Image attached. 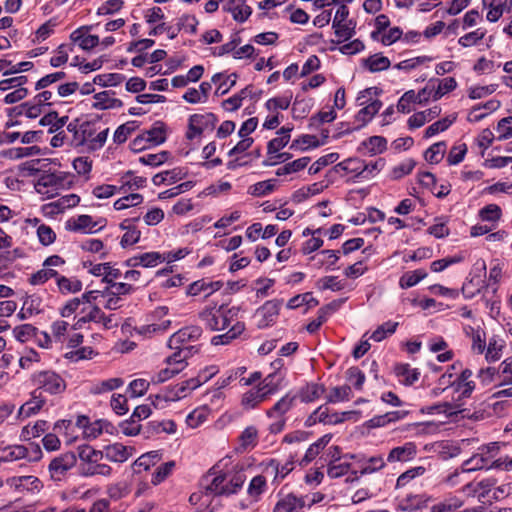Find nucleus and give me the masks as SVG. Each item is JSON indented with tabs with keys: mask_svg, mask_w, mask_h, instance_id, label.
<instances>
[{
	"mask_svg": "<svg viewBox=\"0 0 512 512\" xmlns=\"http://www.w3.org/2000/svg\"><path fill=\"white\" fill-rule=\"evenodd\" d=\"M239 312L238 306L229 307L227 304L219 307L207 306L199 313V318L209 330L220 331L228 328L232 322L238 321Z\"/></svg>",
	"mask_w": 512,
	"mask_h": 512,
	"instance_id": "f257e3e1",
	"label": "nucleus"
},
{
	"mask_svg": "<svg viewBox=\"0 0 512 512\" xmlns=\"http://www.w3.org/2000/svg\"><path fill=\"white\" fill-rule=\"evenodd\" d=\"M68 178L69 175L64 172L43 171L35 184V189L38 193L47 195V198H52L57 194L58 189H63L72 183Z\"/></svg>",
	"mask_w": 512,
	"mask_h": 512,
	"instance_id": "f03ea898",
	"label": "nucleus"
},
{
	"mask_svg": "<svg viewBox=\"0 0 512 512\" xmlns=\"http://www.w3.org/2000/svg\"><path fill=\"white\" fill-rule=\"evenodd\" d=\"M33 381L37 385L36 389L42 393L47 392L51 395L61 394L66 389L65 380L54 371H41L33 376Z\"/></svg>",
	"mask_w": 512,
	"mask_h": 512,
	"instance_id": "7ed1b4c3",
	"label": "nucleus"
},
{
	"mask_svg": "<svg viewBox=\"0 0 512 512\" xmlns=\"http://www.w3.org/2000/svg\"><path fill=\"white\" fill-rule=\"evenodd\" d=\"M200 385L201 381L199 378H190L186 381H183L175 385L163 395H155V401H152V404L154 405V407L157 408L158 404L156 403V401L158 400H164L165 402L180 400L181 398L186 397L190 391L198 388Z\"/></svg>",
	"mask_w": 512,
	"mask_h": 512,
	"instance_id": "20e7f679",
	"label": "nucleus"
},
{
	"mask_svg": "<svg viewBox=\"0 0 512 512\" xmlns=\"http://www.w3.org/2000/svg\"><path fill=\"white\" fill-rule=\"evenodd\" d=\"M67 131L72 135L70 145L79 147L90 141L96 130L93 128L91 121H84L79 124V119H75L67 125Z\"/></svg>",
	"mask_w": 512,
	"mask_h": 512,
	"instance_id": "39448f33",
	"label": "nucleus"
},
{
	"mask_svg": "<svg viewBox=\"0 0 512 512\" xmlns=\"http://www.w3.org/2000/svg\"><path fill=\"white\" fill-rule=\"evenodd\" d=\"M77 457L74 452H66L55 457L49 464V472L53 480H61L62 477L76 465Z\"/></svg>",
	"mask_w": 512,
	"mask_h": 512,
	"instance_id": "423d86ee",
	"label": "nucleus"
},
{
	"mask_svg": "<svg viewBox=\"0 0 512 512\" xmlns=\"http://www.w3.org/2000/svg\"><path fill=\"white\" fill-rule=\"evenodd\" d=\"M226 476L216 475L214 468H211L200 481L201 488L208 494L226 495Z\"/></svg>",
	"mask_w": 512,
	"mask_h": 512,
	"instance_id": "0eeeda50",
	"label": "nucleus"
},
{
	"mask_svg": "<svg viewBox=\"0 0 512 512\" xmlns=\"http://www.w3.org/2000/svg\"><path fill=\"white\" fill-rule=\"evenodd\" d=\"M202 335V328L199 326H188L174 333L168 341L169 348H179L197 341Z\"/></svg>",
	"mask_w": 512,
	"mask_h": 512,
	"instance_id": "6e6552de",
	"label": "nucleus"
},
{
	"mask_svg": "<svg viewBox=\"0 0 512 512\" xmlns=\"http://www.w3.org/2000/svg\"><path fill=\"white\" fill-rule=\"evenodd\" d=\"M283 304L282 300L273 299L266 301L258 310L257 315L261 316L257 326L260 329L266 328L275 322L279 310Z\"/></svg>",
	"mask_w": 512,
	"mask_h": 512,
	"instance_id": "1a4fd4ad",
	"label": "nucleus"
},
{
	"mask_svg": "<svg viewBox=\"0 0 512 512\" xmlns=\"http://www.w3.org/2000/svg\"><path fill=\"white\" fill-rule=\"evenodd\" d=\"M368 169L369 165H365V162L358 158H348L334 166L336 172L351 173L357 178H367Z\"/></svg>",
	"mask_w": 512,
	"mask_h": 512,
	"instance_id": "9d476101",
	"label": "nucleus"
},
{
	"mask_svg": "<svg viewBox=\"0 0 512 512\" xmlns=\"http://www.w3.org/2000/svg\"><path fill=\"white\" fill-rule=\"evenodd\" d=\"M190 129L198 134H202L205 129L213 130L218 121L215 114L208 112L205 114H193L189 117Z\"/></svg>",
	"mask_w": 512,
	"mask_h": 512,
	"instance_id": "9b49d317",
	"label": "nucleus"
},
{
	"mask_svg": "<svg viewBox=\"0 0 512 512\" xmlns=\"http://www.w3.org/2000/svg\"><path fill=\"white\" fill-rule=\"evenodd\" d=\"M80 202L76 194H69L60 197L58 200L44 205L43 209L47 214L55 215L64 212L68 208L75 207Z\"/></svg>",
	"mask_w": 512,
	"mask_h": 512,
	"instance_id": "f8f14e48",
	"label": "nucleus"
},
{
	"mask_svg": "<svg viewBox=\"0 0 512 512\" xmlns=\"http://www.w3.org/2000/svg\"><path fill=\"white\" fill-rule=\"evenodd\" d=\"M342 303H343V300H333L332 302L321 307L318 310L317 318L312 320L310 323H308V325L306 326V330L309 333H315L321 327V325L324 322H326L327 315L337 311L340 308Z\"/></svg>",
	"mask_w": 512,
	"mask_h": 512,
	"instance_id": "ddd939ff",
	"label": "nucleus"
},
{
	"mask_svg": "<svg viewBox=\"0 0 512 512\" xmlns=\"http://www.w3.org/2000/svg\"><path fill=\"white\" fill-rule=\"evenodd\" d=\"M223 9L230 12L237 22H245L252 14V8L245 3V0H229Z\"/></svg>",
	"mask_w": 512,
	"mask_h": 512,
	"instance_id": "4468645a",
	"label": "nucleus"
},
{
	"mask_svg": "<svg viewBox=\"0 0 512 512\" xmlns=\"http://www.w3.org/2000/svg\"><path fill=\"white\" fill-rule=\"evenodd\" d=\"M132 450L121 443H114L104 447L103 456L112 462H124L132 455Z\"/></svg>",
	"mask_w": 512,
	"mask_h": 512,
	"instance_id": "2eb2a0df",
	"label": "nucleus"
},
{
	"mask_svg": "<svg viewBox=\"0 0 512 512\" xmlns=\"http://www.w3.org/2000/svg\"><path fill=\"white\" fill-rule=\"evenodd\" d=\"M31 395H32L31 399L29 401H27L26 403H24L20 407L19 412H18L19 417L26 418V417H30L33 414H36L37 412L40 411V409L45 404L46 400L41 395V392L39 391V389H35Z\"/></svg>",
	"mask_w": 512,
	"mask_h": 512,
	"instance_id": "dca6fc26",
	"label": "nucleus"
},
{
	"mask_svg": "<svg viewBox=\"0 0 512 512\" xmlns=\"http://www.w3.org/2000/svg\"><path fill=\"white\" fill-rule=\"evenodd\" d=\"M416 454V446L412 442L405 443L403 446L393 448L387 457L388 462H406L411 460Z\"/></svg>",
	"mask_w": 512,
	"mask_h": 512,
	"instance_id": "f3484780",
	"label": "nucleus"
},
{
	"mask_svg": "<svg viewBox=\"0 0 512 512\" xmlns=\"http://www.w3.org/2000/svg\"><path fill=\"white\" fill-rule=\"evenodd\" d=\"M244 330V322L236 321L226 333L212 337L211 344L215 346L227 345L234 339L238 338L244 332Z\"/></svg>",
	"mask_w": 512,
	"mask_h": 512,
	"instance_id": "a211bd4d",
	"label": "nucleus"
},
{
	"mask_svg": "<svg viewBox=\"0 0 512 512\" xmlns=\"http://www.w3.org/2000/svg\"><path fill=\"white\" fill-rule=\"evenodd\" d=\"M114 94L113 91H102L94 95L95 102L92 107L95 109L106 110L111 108H120L123 102L117 98H111L110 95Z\"/></svg>",
	"mask_w": 512,
	"mask_h": 512,
	"instance_id": "6ab92c4d",
	"label": "nucleus"
},
{
	"mask_svg": "<svg viewBox=\"0 0 512 512\" xmlns=\"http://www.w3.org/2000/svg\"><path fill=\"white\" fill-rule=\"evenodd\" d=\"M161 432L173 434L176 432V423L173 420H153L147 423L144 433L146 437H150Z\"/></svg>",
	"mask_w": 512,
	"mask_h": 512,
	"instance_id": "aec40b11",
	"label": "nucleus"
},
{
	"mask_svg": "<svg viewBox=\"0 0 512 512\" xmlns=\"http://www.w3.org/2000/svg\"><path fill=\"white\" fill-rule=\"evenodd\" d=\"M332 438L331 434H325L320 439H318L316 442L311 444L309 448L306 450V453L304 457L300 461L301 466L308 465L311 461H313L316 456L323 450L327 444L330 442Z\"/></svg>",
	"mask_w": 512,
	"mask_h": 512,
	"instance_id": "412c9836",
	"label": "nucleus"
},
{
	"mask_svg": "<svg viewBox=\"0 0 512 512\" xmlns=\"http://www.w3.org/2000/svg\"><path fill=\"white\" fill-rule=\"evenodd\" d=\"M223 286L222 281L205 282L204 280H197L191 283L186 291L189 296H197L201 292L210 289L211 291L206 295L209 296L212 292L218 291Z\"/></svg>",
	"mask_w": 512,
	"mask_h": 512,
	"instance_id": "4be33fe9",
	"label": "nucleus"
},
{
	"mask_svg": "<svg viewBox=\"0 0 512 512\" xmlns=\"http://www.w3.org/2000/svg\"><path fill=\"white\" fill-rule=\"evenodd\" d=\"M362 65L370 72L375 73L387 70L390 67L391 63L388 57H385L378 53L371 55L366 59H363Z\"/></svg>",
	"mask_w": 512,
	"mask_h": 512,
	"instance_id": "5701e85b",
	"label": "nucleus"
},
{
	"mask_svg": "<svg viewBox=\"0 0 512 512\" xmlns=\"http://www.w3.org/2000/svg\"><path fill=\"white\" fill-rule=\"evenodd\" d=\"M144 134L149 144H162L166 141V125L162 121H156Z\"/></svg>",
	"mask_w": 512,
	"mask_h": 512,
	"instance_id": "b1692460",
	"label": "nucleus"
},
{
	"mask_svg": "<svg viewBox=\"0 0 512 512\" xmlns=\"http://www.w3.org/2000/svg\"><path fill=\"white\" fill-rule=\"evenodd\" d=\"M296 398L297 395L291 396L290 394H286L278 400L271 409L267 410L266 415L273 417L275 414H278L280 417H283L293 407Z\"/></svg>",
	"mask_w": 512,
	"mask_h": 512,
	"instance_id": "393cba45",
	"label": "nucleus"
},
{
	"mask_svg": "<svg viewBox=\"0 0 512 512\" xmlns=\"http://www.w3.org/2000/svg\"><path fill=\"white\" fill-rule=\"evenodd\" d=\"M325 392V387L322 384L311 383L307 384L299 390L298 397L304 403H310L318 399Z\"/></svg>",
	"mask_w": 512,
	"mask_h": 512,
	"instance_id": "a878e982",
	"label": "nucleus"
},
{
	"mask_svg": "<svg viewBox=\"0 0 512 512\" xmlns=\"http://www.w3.org/2000/svg\"><path fill=\"white\" fill-rule=\"evenodd\" d=\"M283 379L284 376L281 375L279 372H273L265 377V379L262 381L259 387L266 394V396L269 397L270 395L276 393L279 390Z\"/></svg>",
	"mask_w": 512,
	"mask_h": 512,
	"instance_id": "bb28decb",
	"label": "nucleus"
},
{
	"mask_svg": "<svg viewBox=\"0 0 512 512\" xmlns=\"http://www.w3.org/2000/svg\"><path fill=\"white\" fill-rule=\"evenodd\" d=\"M28 456V448L23 445H14L6 447L0 455V463L12 462Z\"/></svg>",
	"mask_w": 512,
	"mask_h": 512,
	"instance_id": "cd10ccee",
	"label": "nucleus"
},
{
	"mask_svg": "<svg viewBox=\"0 0 512 512\" xmlns=\"http://www.w3.org/2000/svg\"><path fill=\"white\" fill-rule=\"evenodd\" d=\"M267 398L266 394L258 386L255 389L247 391L243 395L241 403L245 409H253Z\"/></svg>",
	"mask_w": 512,
	"mask_h": 512,
	"instance_id": "c85d7f7f",
	"label": "nucleus"
},
{
	"mask_svg": "<svg viewBox=\"0 0 512 512\" xmlns=\"http://www.w3.org/2000/svg\"><path fill=\"white\" fill-rule=\"evenodd\" d=\"M460 405L450 403V402H443L439 404H434L427 406L425 408H422L421 411L423 413L433 414V413H443L447 417H451L454 415H457L461 410L459 409Z\"/></svg>",
	"mask_w": 512,
	"mask_h": 512,
	"instance_id": "c756f323",
	"label": "nucleus"
},
{
	"mask_svg": "<svg viewBox=\"0 0 512 512\" xmlns=\"http://www.w3.org/2000/svg\"><path fill=\"white\" fill-rule=\"evenodd\" d=\"M248 96L253 97L251 85L246 86L239 93L224 100L222 106L228 111H235L241 107L242 100Z\"/></svg>",
	"mask_w": 512,
	"mask_h": 512,
	"instance_id": "7c9ffc66",
	"label": "nucleus"
},
{
	"mask_svg": "<svg viewBox=\"0 0 512 512\" xmlns=\"http://www.w3.org/2000/svg\"><path fill=\"white\" fill-rule=\"evenodd\" d=\"M395 374L399 378H403L405 385H412L420 376L418 369H411L409 364H398L395 366Z\"/></svg>",
	"mask_w": 512,
	"mask_h": 512,
	"instance_id": "2f4dec72",
	"label": "nucleus"
},
{
	"mask_svg": "<svg viewBox=\"0 0 512 512\" xmlns=\"http://www.w3.org/2000/svg\"><path fill=\"white\" fill-rule=\"evenodd\" d=\"M111 467L106 464H81L79 466V474L85 477L94 476V475H102L109 476L111 474Z\"/></svg>",
	"mask_w": 512,
	"mask_h": 512,
	"instance_id": "473e14b6",
	"label": "nucleus"
},
{
	"mask_svg": "<svg viewBox=\"0 0 512 512\" xmlns=\"http://www.w3.org/2000/svg\"><path fill=\"white\" fill-rule=\"evenodd\" d=\"M488 462V457L485 456L484 452L480 451L462 464V471L471 472L483 468L490 469L489 466H487Z\"/></svg>",
	"mask_w": 512,
	"mask_h": 512,
	"instance_id": "72a5a7b5",
	"label": "nucleus"
},
{
	"mask_svg": "<svg viewBox=\"0 0 512 512\" xmlns=\"http://www.w3.org/2000/svg\"><path fill=\"white\" fill-rule=\"evenodd\" d=\"M446 143L444 141L434 143L424 153V158L430 164H438L444 157Z\"/></svg>",
	"mask_w": 512,
	"mask_h": 512,
	"instance_id": "f704fd0d",
	"label": "nucleus"
},
{
	"mask_svg": "<svg viewBox=\"0 0 512 512\" xmlns=\"http://www.w3.org/2000/svg\"><path fill=\"white\" fill-rule=\"evenodd\" d=\"M160 457L157 451H151L141 455L134 463L133 468L137 473L141 472V469L148 470L151 466H154Z\"/></svg>",
	"mask_w": 512,
	"mask_h": 512,
	"instance_id": "c9c22d12",
	"label": "nucleus"
},
{
	"mask_svg": "<svg viewBox=\"0 0 512 512\" xmlns=\"http://www.w3.org/2000/svg\"><path fill=\"white\" fill-rule=\"evenodd\" d=\"M381 107L382 102L380 100H374L367 105L365 104V106L358 111L356 120L362 122V125H365L378 113Z\"/></svg>",
	"mask_w": 512,
	"mask_h": 512,
	"instance_id": "e433bc0d",
	"label": "nucleus"
},
{
	"mask_svg": "<svg viewBox=\"0 0 512 512\" xmlns=\"http://www.w3.org/2000/svg\"><path fill=\"white\" fill-rule=\"evenodd\" d=\"M310 157H302L292 162L285 164L276 170L277 176H283L291 173H296L303 170L310 162Z\"/></svg>",
	"mask_w": 512,
	"mask_h": 512,
	"instance_id": "4c0bfd02",
	"label": "nucleus"
},
{
	"mask_svg": "<svg viewBox=\"0 0 512 512\" xmlns=\"http://www.w3.org/2000/svg\"><path fill=\"white\" fill-rule=\"evenodd\" d=\"M427 275V272L423 269L407 272L400 278V287L404 289L413 287L422 279L426 278Z\"/></svg>",
	"mask_w": 512,
	"mask_h": 512,
	"instance_id": "58836bf2",
	"label": "nucleus"
},
{
	"mask_svg": "<svg viewBox=\"0 0 512 512\" xmlns=\"http://www.w3.org/2000/svg\"><path fill=\"white\" fill-rule=\"evenodd\" d=\"M188 21L193 22L192 24H189V32L191 34H196L198 20L193 15L185 14L179 18L175 29H173V27H171L170 32H168L169 38L174 39L178 35V33L185 27V23H187Z\"/></svg>",
	"mask_w": 512,
	"mask_h": 512,
	"instance_id": "ea45409f",
	"label": "nucleus"
},
{
	"mask_svg": "<svg viewBox=\"0 0 512 512\" xmlns=\"http://www.w3.org/2000/svg\"><path fill=\"white\" fill-rule=\"evenodd\" d=\"M397 327L398 322L387 321L377 327V329L371 334L370 339L374 340L375 342H380L388 336L394 334Z\"/></svg>",
	"mask_w": 512,
	"mask_h": 512,
	"instance_id": "a19ab883",
	"label": "nucleus"
},
{
	"mask_svg": "<svg viewBox=\"0 0 512 512\" xmlns=\"http://www.w3.org/2000/svg\"><path fill=\"white\" fill-rule=\"evenodd\" d=\"M78 456L84 464L96 463L103 458V451H98L90 446L84 445L78 447Z\"/></svg>",
	"mask_w": 512,
	"mask_h": 512,
	"instance_id": "79ce46f5",
	"label": "nucleus"
},
{
	"mask_svg": "<svg viewBox=\"0 0 512 512\" xmlns=\"http://www.w3.org/2000/svg\"><path fill=\"white\" fill-rule=\"evenodd\" d=\"M321 145H324V141H319L315 135L306 134L302 135L298 139H295L292 142L290 149L306 150L309 147L316 148Z\"/></svg>",
	"mask_w": 512,
	"mask_h": 512,
	"instance_id": "37998d69",
	"label": "nucleus"
},
{
	"mask_svg": "<svg viewBox=\"0 0 512 512\" xmlns=\"http://www.w3.org/2000/svg\"><path fill=\"white\" fill-rule=\"evenodd\" d=\"M303 304H305L311 308V307L317 306L319 304V301L316 298L312 297V294L310 292H307V293L296 295V296L292 297L288 301L287 307L289 309H295V308L300 307Z\"/></svg>",
	"mask_w": 512,
	"mask_h": 512,
	"instance_id": "c03bdc74",
	"label": "nucleus"
},
{
	"mask_svg": "<svg viewBox=\"0 0 512 512\" xmlns=\"http://www.w3.org/2000/svg\"><path fill=\"white\" fill-rule=\"evenodd\" d=\"M451 386L454 388V391L459 393L457 397V401L468 398L471 396L472 392L475 389V383L474 381H461L460 379L456 378L452 383Z\"/></svg>",
	"mask_w": 512,
	"mask_h": 512,
	"instance_id": "a18cd8bd",
	"label": "nucleus"
},
{
	"mask_svg": "<svg viewBox=\"0 0 512 512\" xmlns=\"http://www.w3.org/2000/svg\"><path fill=\"white\" fill-rule=\"evenodd\" d=\"M57 286L61 293H77L82 290V282L80 280H71L65 276L58 277Z\"/></svg>",
	"mask_w": 512,
	"mask_h": 512,
	"instance_id": "49530a36",
	"label": "nucleus"
},
{
	"mask_svg": "<svg viewBox=\"0 0 512 512\" xmlns=\"http://www.w3.org/2000/svg\"><path fill=\"white\" fill-rule=\"evenodd\" d=\"M434 81H438V87L434 91L433 100L437 101L446 93L453 91L457 87V82L453 77H447L443 80L433 79Z\"/></svg>",
	"mask_w": 512,
	"mask_h": 512,
	"instance_id": "de8ad7c7",
	"label": "nucleus"
},
{
	"mask_svg": "<svg viewBox=\"0 0 512 512\" xmlns=\"http://www.w3.org/2000/svg\"><path fill=\"white\" fill-rule=\"evenodd\" d=\"M352 390L348 385L337 386L331 389L327 397V402L337 403L344 400H349Z\"/></svg>",
	"mask_w": 512,
	"mask_h": 512,
	"instance_id": "09e8293b",
	"label": "nucleus"
},
{
	"mask_svg": "<svg viewBox=\"0 0 512 512\" xmlns=\"http://www.w3.org/2000/svg\"><path fill=\"white\" fill-rule=\"evenodd\" d=\"M338 158H339L338 153H330V154L320 157L309 167V170H308L309 174L315 175V174L319 173L327 165L336 162L338 160Z\"/></svg>",
	"mask_w": 512,
	"mask_h": 512,
	"instance_id": "8fccbe9b",
	"label": "nucleus"
},
{
	"mask_svg": "<svg viewBox=\"0 0 512 512\" xmlns=\"http://www.w3.org/2000/svg\"><path fill=\"white\" fill-rule=\"evenodd\" d=\"M169 366L170 367L162 369L156 375H154L151 378V382L153 384L163 383V382L169 380L170 378L174 377L175 375L179 374L184 369L183 365L181 367H177L174 365H169Z\"/></svg>",
	"mask_w": 512,
	"mask_h": 512,
	"instance_id": "3c124183",
	"label": "nucleus"
},
{
	"mask_svg": "<svg viewBox=\"0 0 512 512\" xmlns=\"http://www.w3.org/2000/svg\"><path fill=\"white\" fill-rule=\"evenodd\" d=\"M143 201V196L138 193H132L124 196L114 202V208L116 210H123L132 206H137Z\"/></svg>",
	"mask_w": 512,
	"mask_h": 512,
	"instance_id": "603ef678",
	"label": "nucleus"
},
{
	"mask_svg": "<svg viewBox=\"0 0 512 512\" xmlns=\"http://www.w3.org/2000/svg\"><path fill=\"white\" fill-rule=\"evenodd\" d=\"M138 260L140 261V266L143 267H155L158 263H161L166 260L165 254H161L159 252H147L138 255Z\"/></svg>",
	"mask_w": 512,
	"mask_h": 512,
	"instance_id": "864d4df0",
	"label": "nucleus"
},
{
	"mask_svg": "<svg viewBox=\"0 0 512 512\" xmlns=\"http://www.w3.org/2000/svg\"><path fill=\"white\" fill-rule=\"evenodd\" d=\"M125 80V76L119 73H110L105 75H97L93 83L101 86H117Z\"/></svg>",
	"mask_w": 512,
	"mask_h": 512,
	"instance_id": "5fc2aeb1",
	"label": "nucleus"
},
{
	"mask_svg": "<svg viewBox=\"0 0 512 512\" xmlns=\"http://www.w3.org/2000/svg\"><path fill=\"white\" fill-rule=\"evenodd\" d=\"M135 123V121H129L125 124L120 125L114 133V142L117 144L124 143L127 140V138L131 135V133L135 130Z\"/></svg>",
	"mask_w": 512,
	"mask_h": 512,
	"instance_id": "6e6d98bb",
	"label": "nucleus"
},
{
	"mask_svg": "<svg viewBox=\"0 0 512 512\" xmlns=\"http://www.w3.org/2000/svg\"><path fill=\"white\" fill-rule=\"evenodd\" d=\"M123 384V380L121 378H110L108 380H104L96 385H94L91 389V393L93 394H101L104 392L112 391Z\"/></svg>",
	"mask_w": 512,
	"mask_h": 512,
	"instance_id": "4d7b16f0",
	"label": "nucleus"
},
{
	"mask_svg": "<svg viewBox=\"0 0 512 512\" xmlns=\"http://www.w3.org/2000/svg\"><path fill=\"white\" fill-rule=\"evenodd\" d=\"M274 181L275 180H266L257 182L256 184L249 187L248 193L256 197L267 195L274 190Z\"/></svg>",
	"mask_w": 512,
	"mask_h": 512,
	"instance_id": "13d9d810",
	"label": "nucleus"
},
{
	"mask_svg": "<svg viewBox=\"0 0 512 512\" xmlns=\"http://www.w3.org/2000/svg\"><path fill=\"white\" fill-rule=\"evenodd\" d=\"M471 330L472 350L482 354L486 349L485 332L480 329L469 327Z\"/></svg>",
	"mask_w": 512,
	"mask_h": 512,
	"instance_id": "bf43d9fd",
	"label": "nucleus"
},
{
	"mask_svg": "<svg viewBox=\"0 0 512 512\" xmlns=\"http://www.w3.org/2000/svg\"><path fill=\"white\" fill-rule=\"evenodd\" d=\"M48 164V159H33L22 163L20 169L26 171L29 176H33L43 171V168Z\"/></svg>",
	"mask_w": 512,
	"mask_h": 512,
	"instance_id": "052dcab7",
	"label": "nucleus"
},
{
	"mask_svg": "<svg viewBox=\"0 0 512 512\" xmlns=\"http://www.w3.org/2000/svg\"><path fill=\"white\" fill-rule=\"evenodd\" d=\"M13 333L18 341L24 343L37 334V328L31 324H23L16 326L13 329Z\"/></svg>",
	"mask_w": 512,
	"mask_h": 512,
	"instance_id": "680f3d73",
	"label": "nucleus"
},
{
	"mask_svg": "<svg viewBox=\"0 0 512 512\" xmlns=\"http://www.w3.org/2000/svg\"><path fill=\"white\" fill-rule=\"evenodd\" d=\"M502 210L496 204H489L479 211V216L483 221H498L501 218Z\"/></svg>",
	"mask_w": 512,
	"mask_h": 512,
	"instance_id": "e2e57ef3",
	"label": "nucleus"
},
{
	"mask_svg": "<svg viewBox=\"0 0 512 512\" xmlns=\"http://www.w3.org/2000/svg\"><path fill=\"white\" fill-rule=\"evenodd\" d=\"M370 153L377 154L386 150L387 140L382 136H371L368 140L363 142Z\"/></svg>",
	"mask_w": 512,
	"mask_h": 512,
	"instance_id": "0e129e2a",
	"label": "nucleus"
},
{
	"mask_svg": "<svg viewBox=\"0 0 512 512\" xmlns=\"http://www.w3.org/2000/svg\"><path fill=\"white\" fill-rule=\"evenodd\" d=\"M266 487V478L263 475H257L250 481L248 486V494L257 499Z\"/></svg>",
	"mask_w": 512,
	"mask_h": 512,
	"instance_id": "69168bd1",
	"label": "nucleus"
},
{
	"mask_svg": "<svg viewBox=\"0 0 512 512\" xmlns=\"http://www.w3.org/2000/svg\"><path fill=\"white\" fill-rule=\"evenodd\" d=\"M296 502V496L288 494L276 503L273 512H294L296 511Z\"/></svg>",
	"mask_w": 512,
	"mask_h": 512,
	"instance_id": "338daca9",
	"label": "nucleus"
},
{
	"mask_svg": "<svg viewBox=\"0 0 512 512\" xmlns=\"http://www.w3.org/2000/svg\"><path fill=\"white\" fill-rule=\"evenodd\" d=\"M497 131L500 135L497 137L499 141L512 137V116L504 117L497 124Z\"/></svg>",
	"mask_w": 512,
	"mask_h": 512,
	"instance_id": "774afa93",
	"label": "nucleus"
}]
</instances>
